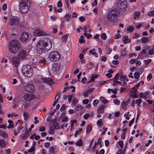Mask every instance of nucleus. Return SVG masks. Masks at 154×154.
Returning <instances> with one entry per match:
<instances>
[{
  "label": "nucleus",
  "mask_w": 154,
  "mask_h": 154,
  "mask_svg": "<svg viewBox=\"0 0 154 154\" xmlns=\"http://www.w3.org/2000/svg\"><path fill=\"white\" fill-rule=\"evenodd\" d=\"M121 107L124 109H126V104L125 103L123 102L121 104Z\"/></svg>",
  "instance_id": "338daca9"
},
{
  "label": "nucleus",
  "mask_w": 154,
  "mask_h": 154,
  "mask_svg": "<svg viewBox=\"0 0 154 154\" xmlns=\"http://www.w3.org/2000/svg\"><path fill=\"white\" fill-rule=\"evenodd\" d=\"M104 110V107L103 106H100L98 109L97 112L99 113L103 112Z\"/></svg>",
  "instance_id": "a878e982"
},
{
  "label": "nucleus",
  "mask_w": 154,
  "mask_h": 154,
  "mask_svg": "<svg viewBox=\"0 0 154 154\" xmlns=\"http://www.w3.org/2000/svg\"><path fill=\"white\" fill-rule=\"evenodd\" d=\"M13 131L14 134L15 135H17L19 133L20 131L18 130V129H14L13 130Z\"/></svg>",
  "instance_id": "de8ad7c7"
},
{
  "label": "nucleus",
  "mask_w": 154,
  "mask_h": 154,
  "mask_svg": "<svg viewBox=\"0 0 154 154\" xmlns=\"http://www.w3.org/2000/svg\"><path fill=\"white\" fill-rule=\"evenodd\" d=\"M19 124L20 126L18 127L17 129L18 130L20 131L22 130L23 128V127L22 126L23 124V122L21 121L20 120H18L17 122L16 123V125H17Z\"/></svg>",
  "instance_id": "a211bd4d"
},
{
  "label": "nucleus",
  "mask_w": 154,
  "mask_h": 154,
  "mask_svg": "<svg viewBox=\"0 0 154 154\" xmlns=\"http://www.w3.org/2000/svg\"><path fill=\"white\" fill-rule=\"evenodd\" d=\"M126 54V49L124 48V50H122L121 51V56H125Z\"/></svg>",
  "instance_id": "a18cd8bd"
},
{
  "label": "nucleus",
  "mask_w": 154,
  "mask_h": 154,
  "mask_svg": "<svg viewBox=\"0 0 154 154\" xmlns=\"http://www.w3.org/2000/svg\"><path fill=\"white\" fill-rule=\"evenodd\" d=\"M27 55V53L26 51L23 49H21L19 51L17 56L21 60H22L25 59Z\"/></svg>",
  "instance_id": "9d476101"
},
{
  "label": "nucleus",
  "mask_w": 154,
  "mask_h": 154,
  "mask_svg": "<svg viewBox=\"0 0 154 154\" xmlns=\"http://www.w3.org/2000/svg\"><path fill=\"white\" fill-rule=\"evenodd\" d=\"M99 101L97 100H95L93 102V105L94 106L96 105L97 104L99 103Z\"/></svg>",
  "instance_id": "5fc2aeb1"
},
{
  "label": "nucleus",
  "mask_w": 154,
  "mask_h": 154,
  "mask_svg": "<svg viewBox=\"0 0 154 154\" xmlns=\"http://www.w3.org/2000/svg\"><path fill=\"white\" fill-rule=\"evenodd\" d=\"M105 51L106 54H109L112 51V50L110 48H106Z\"/></svg>",
  "instance_id": "09e8293b"
},
{
  "label": "nucleus",
  "mask_w": 154,
  "mask_h": 154,
  "mask_svg": "<svg viewBox=\"0 0 154 154\" xmlns=\"http://www.w3.org/2000/svg\"><path fill=\"white\" fill-rule=\"evenodd\" d=\"M29 35L26 32H23L20 36V39L22 42H25L29 38Z\"/></svg>",
  "instance_id": "f8f14e48"
},
{
  "label": "nucleus",
  "mask_w": 154,
  "mask_h": 154,
  "mask_svg": "<svg viewBox=\"0 0 154 154\" xmlns=\"http://www.w3.org/2000/svg\"><path fill=\"white\" fill-rule=\"evenodd\" d=\"M18 116L17 114H9L8 115V117H14L17 116Z\"/></svg>",
  "instance_id": "49530a36"
},
{
  "label": "nucleus",
  "mask_w": 154,
  "mask_h": 154,
  "mask_svg": "<svg viewBox=\"0 0 154 154\" xmlns=\"http://www.w3.org/2000/svg\"><path fill=\"white\" fill-rule=\"evenodd\" d=\"M140 75V74L138 72H135L134 74V77L135 79H137L139 78Z\"/></svg>",
  "instance_id": "72a5a7b5"
},
{
  "label": "nucleus",
  "mask_w": 154,
  "mask_h": 154,
  "mask_svg": "<svg viewBox=\"0 0 154 154\" xmlns=\"http://www.w3.org/2000/svg\"><path fill=\"white\" fill-rule=\"evenodd\" d=\"M6 146L5 142L3 140H0V147H5Z\"/></svg>",
  "instance_id": "b1692460"
},
{
  "label": "nucleus",
  "mask_w": 154,
  "mask_h": 154,
  "mask_svg": "<svg viewBox=\"0 0 154 154\" xmlns=\"http://www.w3.org/2000/svg\"><path fill=\"white\" fill-rule=\"evenodd\" d=\"M39 63L44 65L45 63V59H42L39 60Z\"/></svg>",
  "instance_id": "052dcab7"
},
{
  "label": "nucleus",
  "mask_w": 154,
  "mask_h": 154,
  "mask_svg": "<svg viewBox=\"0 0 154 154\" xmlns=\"http://www.w3.org/2000/svg\"><path fill=\"white\" fill-rule=\"evenodd\" d=\"M82 131V130L81 129L79 128V130H77L76 131L75 133L74 134V135L75 136H76L77 135L79 134V133H80L81 131Z\"/></svg>",
  "instance_id": "13d9d810"
},
{
  "label": "nucleus",
  "mask_w": 154,
  "mask_h": 154,
  "mask_svg": "<svg viewBox=\"0 0 154 154\" xmlns=\"http://www.w3.org/2000/svg\"><path fill=\"white\" fill-rule=\"evenodd\" d=\"M35 121L34 122V123L35 124H37L39 123V121L37 119V117L36 116H35L34 118Z\"/></svg>",
  "instance_id": "69168bd1"
},
{
  "label": "nucleus",
  "mask_w": 154,
  "mask_h": 154,
  "mask_svg": "<svg viewBox=\"0 0 154 154\" xmlns=\"http://www.w3.org/2000/svg\"><path fill=\"white\" fill-rule=\"evenodd\" d=\"M93 113H91V114H90L88 113H86L84 115V118L85 119H87L90 116H93Z\"/></svg>",
  "instance_id": "c85d7f7f"
},
{
  "label": "nucleus",
  "mask_w": 154,
  "mask_h": 154,
  "mask_svg": "<svg viewBox=\"0 0 154 154\" xmlns=\"http://www.w3.org/2000/svg\"><path fill=\"white\" fill-rule=\"evenodd\" d=\"M23 116L24 119L25 120H26L27 119L29 116L28 113L26 112H24L23 114Z\"/></svg>",
  "instance_id": "c756f323"
},
{
  "label": "nucleus",
  "mask_w": 154,
  "mask_h": 154,
  "mask_svg": "<svg viewBox=\"0 0 154 154\" xmlns=\"http://www.w3.org/2000/svg\"><path fill=\"white\" fill-rule=\"evenodd\" d=\"M41 79L43 82H46L49 84H51L53 83L52 79L50 78L42 77Z\"/></svg>",
  "instance_id": "2eb2a0df"
},
{
  "label": "nucleus",
  "mask_w": 154,
  "mask_h": 154,
  "mask_svg": "<svg viewBox=\"0 0 154 154\" xmlns=\"http://www.w3.org/2000/svg\"><path fill=\"white\" fill-rule=\"evenodd\" d=\"M48 33V32L42 30L38 28L34 29L33 31V34L35 36H40L42 35H47Z\"/></svg>",
  "instance_id": "0eeeda50"
},
{
  "label": "nucleus",
  "mask_w": 154,
  "mask_h": 154,
  "mask_svg": "<svg viewBox=\"0 0 154 154\" xmlns=\"http://www.w3.org/2000/svg\"><path fill=\"white\" fill-rule=\"evenodd\" d=\"M103 124V120L100 119L98 120L97 122V124L98 126L102 127Z\"/></svg>",
  "instance_id": "5701e85b"
},
{
  "label": "nucleus",
  "mask_w": 154,
  "mask_h": 154,
  "mask_svg": "<svg viewBox=\"0 0 154 154\" xmlns=\"http://www.w3.org/2000/svg\"><path fill=\"white\" fill-rule=\"evenodd\" d=\"M141 40L143 43L149 42L150 41V38L149 37H144L142 38Z\"/></svg>",
  "instance_id": "4be33fe9"
},
{
  "label": "nucleus",
  "mask_w": 154,
  "mask_h": 154,
  "mask_svg": "<svg viewBox=\"0 0 154 154\" xmlns=\"http://www.w3.org/2000/svg\"><path fill=\"white\" fill-rule=\"evenodd\" d=\"M137 88L135 87H132L131 89V93H133V92H137Z\"/></svg>",
  "instance_id": "3c124183"
},
{
  "label": "nucleus",
  "mask_w": 154,
  "mask_h": 154,
  "mask_svg": "<svg viewBox=\"0 0 154 154\" xmlns=\"http://www.w3.org/2000/svg\"><path fill=\"white\" fill-rule=\"evenodd\" d=\"M126 131V129H124L123 130V133H122L121 134V138L124 139L125 138V132Z\"/></svg>",
  "instance_id": "2f4dec72"
},
{
  "label": "nucleus",
  "mask_w": 154,
  "mask_h": 154,
  "mask_svg": "<svg viewBox=\"0 0 154 154\" xmlns=\"http://www.w3.org/2000/svg\"><path fill=\"white\" fill-rule=\"evenodd\" d=\"M140 15V12H135L134 13V19H136L137 18H139Z\"/></svg>",
  "instance_id": "f704fd0d"
},
{
  "label": "nucleus",
  "mask_w": 154,
  "mask_h": 154,
  "mask_svg": "<svg viewBox=\"0 0 154 154\" xmlns=\"http://www.w3.org/2000/svg\"><path fill=\"white\" fill-rule=\"evenodd\" d=\"M134 30V28L132 26H130L127 28V30L129 32H132Z\"/></svg>",
  "instance_id": "79ce46f5"
},
{
  "label": "nucleus",
  "mask_w": 154,
  "mask_h": 154,
  "mask_svg": "<svg viewBox=\"0 0 154 154\" xmlns=\"http://www.w3.org/2000/svg\"><path fill=\"white\" fill-rule=\"evenodd\" d=\"M122 40L125 43H127L130 42L131 40L128 38L127 36H124L122 38Z\"/></svg>",
  "instance_id": "aec40b11"
},
{
  "label": "nucleus",
  "mask_w": 154,
  "mask_h": 154,
  "mask_svg": "<svg viewBox=\"0 0 154 154\" xmlns=\"http://www.w3.org/2000/svg\"><path fill=\"white\" fill-rule=\"evenodd\" d=\"M116 4L118 8L122 11L126 10L127 5L126 0H117Z\"/></svg>",
  "instance_id": "39448f33"
},
{
  "label": "nucleus",
  "mask_w": 154,
  "mask_h": 154,
  "mask_svg": "<svg viewBox=\"0 0 154 154\" xmlns=\"http://www.w3.org/2000/svg\"><path fill=\"white\" fill-rule=\"evenodd\" d=\"M92 127L90 125H88L86 128V132L87 133H89L91 131L92 129Z\"/></svg>",
  "instance_id": "7c9ffc66"
},
{
  "label": "nucleus",
  "mask_w": 154,
  "mask_h": 154,
  "mask_svg": "<svg viewBox=\"0 0 154 154\" xmlns=\"http://www.w3.org/2000/svg\"><path fill=\"white\" fill-rule=\"evenodd\" d=\"M114 104L117 105H119L120 103V101L118 99H115L113 100Z\"/></svg>",
  "instance_id": "e433bc0d"
},
{
  "label": "nucleus",
  "mask_w": 154,
  "mask_h": 154,
  "mask_svg": "<svg viewBox=\"0 0 154 154\" xmlns=\"http://www.w3.org/2000/svg\"><path fill=\"white\" fill-rule=\"evenodd\" d=\"M25 89L29 92H32L33 91L34 87L31 84H27L25 86Z\"/></svg>",
  "instance_id": "ddd939ff"
},
{
  "label": "nucleus",
  "mask_w": 154,
  "mask_h": 154,
  "mask_svg": "<svg viewBox=\"0 0 154 154\" xmlns=\"http://www.w3.org/2000/svg\"><path fill=\"white\" fill-rule=\"evenodd\" d=\"M60 95L59 94H57L55 95L54 98V100L55 101V102H57V100L60 98Z\"/></svg>",
  "instance_id": "ea45409f"
},
{
  "label": "nucleus",
  "mask_w": 154,
  "mask_h": 154,
  "mask_svg": "<svg viewBox=\"0 0 154 154\" xmlns=\"http://www.w3.org/2000/svg\"><path fill=\"white\" fill-rule=\"evenodd\" d=\"M57 6L58 7H61L62 6V3L61 1H59L58 2Z\"/></svg>",
  "instance_id": "bf43d9fd"
},
{
  "label": "nucleus",
  "mask_w": 154,
  "mask_h": 154,
  "mask_svg": "<svg viewBox=\"0 0 154 154\" xmlns=\"http://www.w3.org/2000/svg\"><path fill=\"white\" fill-rule=\"evenodd\" d=\"M39 130L40 131H45V128L43 126H41L39 127Z\"/></svg>",
  "instance_id": "603ef678"
},
{
  "label": "nucleus",
  "mask_w": 154,
  "mask_h": 154,
  "mask_svg": "<svg viewBox=\"0 0 154 154\" xmlns=\"http://www.w3.org/2000/svg\"><path fill=\"white\" fill-rule=\"evenodd\" d=\"M148 14L149 16L154 15V11H152L148 13Z\"/></svg>",
  "instance_id": "774afa93"
},
{
  "label": "nucleus",
  "mask_w": 154,
  "mask_h": 154,
  "mask_svg": "<svg viewBox=\"0 0 154 154\" xmlns=\"http://www.w3.org/2000/svg\"><path fill=\"white\" fill-rule=\"evenodd\" d=\"M131 114H130L129 112H128L124 114V117L125 118V119L127 120H129L130 119V116H131Z\"/></svg>",
  "instance_id": "bb28decb"
},
{
  "label": "nucleus",
  "mask_w": 154,
  "mask_h": 154,
  "mask_svg": "<svg viewBox=\"0 0 154 154\" xmlns=\"http://www.w3.org/2000/svg\"><path fill=\"white\" fill-rule=\"evenodd\" d=\"M76 145L79 146H82V140L80 139L79 140L75 143Z\"/></svg>",
  "instance_id": "cd10ccee"
},
{
  "label": "nucleus",
  "mask_w": 154,
  "mask_h": 154,
  "mask_svg": "<svg viewBox=\"0 0 154 154\" xmlns=\"http://www.w3.org/2000/svg\"><path fill=\"white\" fill-rule=\"evenodd\" d=\"M54 128L56 129H58L59 128V125L58 123H55L54 124Z\"/></svg>",
  "instance_id": "37998d69"
},
{
  "label": "nucleus",
  "mask_w": 154,
  "mask_h": 154,
  "mask_svg": "<svg viewBox=\"0 0 154 154\" xmlns=\"http://www.w3.org/2000/svg\"><path fill=\"white\" fill-rule=\"evenodd\" d=\"M19 21L17 19L12 18L10 19L9 25L10 26H17L18 25Z\"/></svg>",
  "instance_id": "9b49d317"
},
{
  "label": "nucleus",
  "mask_w": 154,
  "mask_h": 154,
  "mask_svg": "<svg viewBox=\"0 0 154 154\" xmlns=\"http://www.w3.org/2000/svg\"><path fill=\"white\" fill-rule=\"evenodd\" d=\"M26 100L30 101L34 98V96L32 94H26L24 96Z\"/></svg>",
  "instance_id": "4468645a"
},
{
  "label": "nucleus",
  "mask_w": 154,
  "mask_h": 154,
  "mask_svg": "<svg viewBox=\"0 0 154 154\" xmlns=\"http://www.w3.org/2000/svg\"><path fill=\"white\" fill-rule=\"evenodd\" d=\"M142 101V100L141 99H138L136 100V103L137 104L139 105L141 103Z\"/></svg>",
  "instance_id": "e2e57ef3"
},
{
  "label": "nucleus",
  "mask_w": 154,
  "mask_h": 154,
  "mask_svg": "<svg viewBox=\"0 0 154 154\" xmlns=\"http://www.w3.org/2000/svg\"><path fill=\"white\" fill-rule=\"evenodd\" d=\"M93 88H90L85 92L83 94V95L86 97H87L88 94L91 93L93 92Z\"/></svg>",
  "instance_id": "f3484780"
},
{
  "label": "nucleus",
  "mask_w": 154,
  "mask_h": 154,
  "mask_svg": "<svg viewBox=\"0 0 154 154\" xmlns=\"http://www.w3.org/2000/svg\"><path fill=\"white\" fill-rule=\"evenodd\" d=\"M60 58V54L57 51L52 52L49 56V58L51 61H57Z\"/></svg>",
  "instance_id": "423d86ee"
},
{
  "label": "nucleus",
  "mask_w": 154,
  "mask_h": 154,
  "mask_svg": "<svg viewBox=\"0 0 154 154\" xmlns=\"http://www.w3.org/2000/svg\"><path fill=\"white\" fill-rule=\"evenodd\" d=\"M118 143L121 148H122L123 147V142L122 141H119L118 142Z\"/></svg>",
  "instance_id": "8fccbe9b"
},
{
  "label": "nucleus",
  "mask_w": 154,
  "mask_h": 154,
  "mask_svg": "<svg viewBox=\"0 0 154 154\" xmlns=\"http://www.w3.org/2000/svg\"><path fill=\"white\" fill-rule=\"evenodd\" d=\"M89 52L90 54H92L93 55H94L95 57H97V54L96 53V52H95V50L94 49H93L90 50L89 51Z\"/></svg>",
  "instance_id": "412c9836"
},
{
  "label": "nucleus",
  "mask_w": 154,
  "mask_h": 154,
  "mask_svg": "<svg viewBox=\"0 0 154 154\" xmlns=\"http://www.w3.org/2000/svg\"><path fill=\"white\" fill-rule=\"evenodd\" d=\"M0 135L3 138H7L9 137L8 133L5 131L2 132L0 134Z\"/></svg>",
  "instance_id": "393cba45"
},
{
  "label": "nucleus",
  "mask_w": 154,
  "mask_h": 154,
  "mask_svg": "<svg viewBox=\"0 0 154 154\" xmlns=\"http://www.w3.org/2000/svg\"><path fill=\"white\" fill-rule=\"evenodd\" d=\"M22 72L23 75L26 77H31L32 74V71L31 66L28 65L23 66L22 69Z\"/></svg>",
  "instance_id": "20e7f679"
},
{
  "label": "nucleus",
  "mask_w": 154,
  "mask_h": 154,
  "mask_svg": "<svg viewBox=\"0 0 154 154\" xmlns=\"http://www.w3.org/2000/svg\"><path fill=\"white\" fill-rule=\"evenodd\" d=\"M68 37V35L67 34L63 35L61 38V39L62 41L64 42L66 41V38Z\"/></svg>",
  "instance_id": "4c0bfd02"
},
{
  "label": "nucleus",
  "mask_w": 154,
  "mask_h": 154,
  "mask_svg": "<svg viewBox=\"0 0 154 154\" xmlns=\"http://www.w3.org/2000/svg\"><path fill=\"white\" fill-rule=\"evenodd\" d=\"M31 6V3L29 0H21L19 5V9L22 14L27 12Z\"/></svg>",
  "instance_id": "f03ea898"
},
{
  "label": "nucleus",
  "mask_w": 154,
  "mask_h": 154,
  "mask_svg": "<svg viewBox=\"0 0 154 154\" xmlns=\"http://www.w3.org/2000/svg\"><path fill=\"white\" fill-rule=\"evenodd\" d=\"M100 36L101 38L104 40L106 39L107 38L106 35L105 33H103Z\"/></svg>",
  "instance_id": "a19ab883"
},
{
  "label": "nucleus",
  "mask_w": 154,
  "mask_h": 154,
  "mask_svg": "<svg viewBox=\"0 0 154 154\" xmlns=\"http://www.w3.org/2000/svg\"><path fill=\"white\" fill-rule=\"evenodd\" d=\"M50 143L49 142L45 143L44 144V146L46 148H49L50 147Z\"/></svg>",
  "instance_id": "6e6d98bb"
},
{
  "label": "nucleus",
  "mask_w": 154,
  "mask_h": 154,
  "mask_svg": "<svg viewBox=\"0 0 154 154\" xmlns=\"http://www.w3.org/2000/svg\"><path fill=\"white\" fill-rule=\"evenodd\" d=\"M151 59H149L147 60H144L146 65H148L151 62Z\"/></svg>",
  "instance_id": "864d4df0"
},
{
  "label": "nucleus",
  "mask_w": 154,
  "mask_h": 154,
  "mask_svg": "<svg viewBox=\"0 0 154 154\" xmlns=\"http://www.w3.org/2000/svg\"><path fill=\"white\" fill-rule=\"evenodd\" d=\"M79 42L80 43H83L85 42V40L84 39V37L82 35L81 36L79 39Z\"/></svg>",
  "instance_id": "c03bdc74"
},
{
  "label": "nucleus",
  "mask_w": 154,
  "mask_h": 154,
  "mask_svg": "<svg viewBox=\"0 0 154 154\" xmlns=\"http://www.w3.org/2000/svg\"><path fill=\"white\" fill-rule=\"evenodd\" d=\"M102 129L103 130V131L102 132L101 134H103L105 133V132L107 131V129L106 128L103 127L102 128Z\"/></svg>",
  "instance_id": "0e129e2a"
},
{
  "label": "nucleus",
  "mask_w": 154,
  "mask_h": 154,
  "mask_svg": "<svg viewBox=\"0 0 154 154\" xmlns=\"http://www.w3.org/2000/svg\"><path fill=\"white\" fill-rule=\"evenodd\" d=\"M119 80L121 82H122L124 84H126L127 81H128V80L126 78L125 76H122L119 79Z\"/></svg>",
  "instance_id": "dca6fc26"
},
{
  "label": "nucleus",
  "mask_w": 154,
  "mask_h": 154,
  "mask_svg": "<svg viewBox=\"0 0 154 154\" xmlns=\"http://www.w3.org/2000/svg\"><path fill=\"white\" fill-rule=\"evenodd\" d=\"M118 14V11L115 9H111L108 14H107V18L109 20L115 17Z\"/></svg>",
  "instance_id": "6e6552de"
},
{
  "label": "nucleus",
  "mask_w": 154,
  "mask_h": 154,
  "mask_svg": "<svg viewBox=\"0 0 154 154\" xmlns=\"http://www.w3.org/2000/svg\"><path fill=\"white\" fill-rule=\"evenodd\" d=\"M65 114L64 113H63L62 114V121L63 122H67L68 119L67 117L66 116H65Z\"/></svg>",
  "instance_id": "6ab92c4d"
},
{
  "label": "nucleus",
  "mask_w": 154,
  "mask_h": 154,
  "mask_svg": "<svg viewBox=\"0 0 154 154\" xmlns=\"http://www.w3.org/2000/svg\"><path fill=\"white\" fill-rule=\"evenodd\" d=\"M139 96H140V97L143 98H144L145 99H146V98L144 94L142 92H141L140 93V94H139Z\"/></svg>",
  "instance_id": "680f3d73"
},
{
  "label": "nucleus",
  "mask_w": 154,
  "mask_h": 154,
  "mask_svg": "<svg viewBox=\"0 0 154 154\" xmlns=\"http://www.w3.org/2000/svg\"><path fill=\"white\" fill-rule=\"evenodd\" d=\"M89 100L87 99H85L83 100L82 103L84 104H87L89 102Z\"/></svg>",
  "instance_id": "4d7b16f0"
},
{
  "label": "nucleus",
  "mask_w": 154,
  "mask_h": 154,
  "mask_svg": "<svg viewBox=\"0 0 154 154\" xmlns=\"http://www.w3.org/2000/svg\"><path fill=\"white\" fill-rule=\"evenodd\" d=\"M20 59L17 56H14L12 57L11 60L12 64L17 67L19 66L20 62Z\"/></svg>",
  "instance_id": "1a4fd4ad"
},
{
  "label": "nucleus",
  "mask_w": 154,
  "mask_h": 154,
  "mask_svg": "<svg viewBox=\"0 0 154 154\" xmlns=\"http://www.w3.org/2000/svg\"><path fill=\"white\" fill-rule=\"evenodd\" d=\"M51 47L52 43L50 41L46 42L43 40H39L37 43L36 49L39 54H42L49 50Z\"/></svg>",
  "instance_id": "f257e3e1"
},
{
  "label": "nucleus",
  "mask_w": 154,
  "mask_h": 154,
  "mask_svg": "<svg viewBox=\"0 0 154 154\" xmlns=\"http://www.w3.org/2000/svg\"><path fill=\"white\" fill-rule=\"evenodd\" d=\"M148 54L150 55H152L154 54V46L152 47V49L149 50Z\"/></svg>",
  "instance_id": "473e14b6"
},
{
  "label": "nucleus",
  "mask_w": 154,
  "mask_h": 154,
  "mask_svg": "<svg viewBox=\"0 0 154 154\" xmlns=\"http://www.w3.org/2000/svg\"><path fill=\"white\" fill-rule=\"evenodd\" d=\"M102 99H103V97H100V100L103 103L105 104L108 103V100H106L104 99L103 100H102Z\"/></svg>",
  "instance_id": "c9c22d12"
},
{
  "label": "nucleus",
  "mask_w": 154,
  "mask_h": 154,
  "mask_svg": "<svg viewBox=\"0 0 154 154\" xmlns=\"http://www.w3.org/2000/svg\"><path fill=\"white\" fill-rule=\"evenodd\" d=\"M120 32V31L119 30L117 31V33L116 34L115 36V38L118 39L121 37V35L119 34Z\"/></svg>",
  "instance_id": "58836bf2"
},
{
  "label": "nucleus",
  "mask_w": 154,
  "mask_h": 154,
  "mask_svg": "<svg viewBox=\"0 0 154 154\" xmlns=\"http://www.w3.org/2000/svg\"><path fill=\"white\" fill-rule=\"evenodd\" d=\"M18 41L16 40L11 41L8 45V49L9 52L12 54H15L19 50Z\"/></svg>",
  "instance_id": "7ed1b4c3"
}]
</instances>
